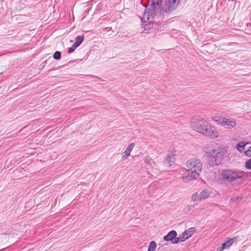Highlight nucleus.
Returning a JSON list of instances; mask_svg holds the SVG:
<instances>
[{
  "instance_id": "19",
  "label": "nucleus",
  "mask_w": 251,
  "mask_h": 251,
  "mask_svg": "<svg viewBox=\"0 0 251 251\" xmlns=\"http://www.w3.org/2000/svg\"><path fill=\"white\" fill-rule=\"evenodd\" d=\"M191 199L193 201H199L201 200L200 193L198 192L193 194L191 197Z\"/></svg>"
},
{
  "instance_id": "24",
  "label": "nucleus",
  "mask_w": 251,
  "mask_h": 251,
  "mask_svg": "<svg viewBox=\"0 0 251 251\" xmlns=\"http://www.w3.org/2000/svg\"><path fill=\"white\" fill-rule=\"evenodd\" d=\"M84 40V35H81V36H79V45H80V44H81V43L83 42V41Z\"/></svg>"
},
{
  "instance_id": "1",
  "label": "nucleus",
  "mask_w": 251,
  "mask_h": 251,
  "mask_svg": "<svg viewBox=\"0 0 251 251\" xmlns=\"http://www.w3.org/2000/svg\"><path fill=\"white\" fill-rule=\"evenodd\" d=\"M162 0H152L149 8H146L144 15L141 19V23L145 29L152 28L154 24H156L154 20L161 16Z\"/></svg>"
},
{
  "instance_id": "17",
  "label": "nucleus",
  "mask_w": 251,
  "mask_h": 251,
  "mask_svg": "<svg viewBox=\"0 0 251 251\" xmlns=\"http://www.w3.org/2000/svg\"><path fill=\"white\" fill-rule=\"evenodd\" d=\"M196 228L195 227H191L184 232V234H186L188 238L190 237L195 232Z\"/></svg>"
},
{
  "instance_id": "3",
  "label": "nucleus",
  "mask_w": 251,
  "mask_h": 251,
  "mask_svg": "<svg viewBox=\"0 0 251 251\" xmlns=\"http://www.w3.org/2000/svg\"><path fill=\"white\" fill-rule=\"evenodd\" d=\"M188 169L182 177L185 182L193 180L198 178L202 169V163L200 159H192L186 163Z\"/></svg>"
},
{
  "instance_id": "28",
  "label": "nucleus",
  "mask_w": 251,
  "mask_h": 251,
  "mask_svg": "<svg viewBox=\"0 0 251 251\" xmlns=\"http://www.w3.org/2000/svg\"><path fill=\"white\" fill-rule=\"evenodd\" d=\"M1 74V73H0V75Z\"/></svg>"
},
{
  "instance_id": "23",
  "label": "nucleus",
  "mask_w": 251,
  "mask_h": 251,
  "mask_svg": "<svg viewBox=\"0 0 251 251\" xmlns=\"http://www.w3.org/2000/svg\"><path fill=\"white\" fill-rule=\"evenodd\" d=\"M145 162H147L149 165L151 166L152 163H154V161L151 159L146 158L145 160Z\"/></svg>"
},
{
  "instance_id": "13",
  "label": "nucleus",
  "mask_w": 251,
  "mask_h": 251,
  "mask_svg": "<svg viewBox=\"0 0 251 251\" xmlns=\"http://www.w3.org/2000/svg\"><path fill=\"white\" fill-rule=\"evenodd\" d=\"M211 191L207 189L203 190L200 193V197L201 200H204L207 198L211 194Z\"/></svg>"
},
{
  "instance_id": "16",
  "label": "nucleus",
  "mask_w": 251,
  "mask_h": 251,
  "mask_svg": "<svg viewBox=\"0 0 251 251\" xmlns=\"http://www.w3.org/2000/svg\"><path fill=\"white\" fill-rule=\"evenodd\" d=\"M75 39V41L73 45L68 49V53H69L73 52L78 46V36L76 37Z\"/></svg>"
},
{
  "instance_id": "18",
  "label": "nucleus",
  "mask_w": 251,
  "mask_h": 251,
  "mask_svg": "<svg viewBox=\"0 0 251 251\" xmlns=\"http://www.w3.org/2000/svg\"><path fill=\"white\" fill-rule=\"evenodd\" d=\"M156 248V244L155 241H152L150 243L148 251H154Z\"/></svg>"
},
{
  "instance_id": "21",
  "label": "nucleus",
  "mask_w": 251,
  "mask_h": 251,
  "mask_svg": "<svg viewBox=\"0 0 251 251\" xmlns=\"http://www.w3.org/2000/svg\"><path fill=\"white\" fill-rule=\"evenodd\" d=\"M246 155L248 156H251V146L247 147L246 151H245Z\"/></svg>"
},
{
  "instance_id": "10",
  "label": "nucleus",
  "mask_w": 251,
  "mask_h": 251,
  "mask_svg": "<svg viewBox=\"0 0 251 251\" xmlns=\"http://www.w3.org/2000/svg\"><path fill=\"white\" fill-rule=\"evenodd\" d=\"M175 154L169 153L165 159L163 164L166 167H170L173 165L175 161Z\"/></svg>"
},
{
  "instance_id": "4",
  "label": "nucleus",
  "mask_w": 251,
  "mask_h": 251,
  "mask_svg": "<svg viewBox=\"0 0 251 251\" xmlns=\"http://www.w3.org/2000/svg\"><path fill=\"white\" fill-rule=\"evenodd\" d=\"M208 162L212 166L221 164L222 159L225 155L224 151L219 150H212L208 152Z\"/></svg>"
},
{
  "instance_id": "25",
  "label": "nucleus",
  "mask_w": 251,
  "mask_h": 251,
  "mask_svg": "<svg viewBox=\"0 0 251 251\" xmlns=\"http://www.w3.org/2000/svg\"><path fill=\"white\" fill-rule=\"evenodd\" d=\"M89 77H90L92 79V81H95V79L97 78L98 77L96 76L93 75H88Z\"/></svg>"
},
{
  "instance_id": "20",
  "label": "nucleus",
  "mask_w": 251,
  "mask_h": 251,
  "mask_svg": "<svg viewBox=\"0 0 251 251\" xmlns=\"http://www.w3.org/2000/svg\"><path fill=\"white\" fill-rule=\"evenodd\" d=\"M53 58L56 60H59L61 58V52L56 51L53 55Z\"/></svg>"
},
{
  "instance_id": "22",
  "label": "nucleus",
  "mask_w": 251,
  "mask_h": 251,
  "mask_svg": "<svg viewBox=\"0 0 251 251\" xmlns=\"http://www.w3.org/2000/svg\"><path fill=\"white\" fill-rule=\"evenodd\" d=\"M245 167L247 169L251 170V158L246 161L245 163Z\"/></svg>"
},
{
  "instance_id": "6",
  "label": "nucleus",
  "mask_w": 251,
  "mask_h": 251,
  "mask_svg": "<svg viewBox=\"0 0 251 251\" xmlns=\"http://www.w3.org/2000/svg\"><path fill=\"white\" fill-rule=\"evenodd\" d=\"M209 124L207 121L202 118H198L196 122H191L192 127L193 129L201 134H202V132L206 133L207 132L206 130L204 131V129L208 126Z\"/></svg>"
},
{
  "instance_id": "2",
  "label": "nucleus",
  "mask_w": 251,
  "mask_h": 251,
  "mask_svg": "<svg viewBox=\"0 0 251 251\" xmlns=\"http://www.w3.org/2000/svg\"><path fill=\"white\" fill-rule=\"evenodd\" d=\"M247 176V174L243 171L227 169L221 173L219 180L221 184L228 185L239 180L243 181Z\"/></svg>"
},
{
  "instance_id": "11",
  "label": "nucleus",
  "mask_w": 251,
  "mask_h": 251,
  "mask_svg": "<svg viewBox=\"0 0 251 251\" xmlns=\"http://www.w3.org/2000/svg\"><path fill=\"white\" fill-rule=\"evenodd\" d=\"M177 232L175 230L170 231L166 235L164 236L163 239L165 241H171L172 243L176 239Z\"/></svg>"
},
{
  "instance_id": "15",
  "label": "nucleus",
  "mask_w": 251,
  "mask_h": 251,
  "mask_svg": "<svg viewBox=\"0 0 251 251\" xmlns=\"http://www.w3.org/2000/svg\"><path fill=\"white\" fill-rule=\"evenodd\" d=\"M188 238V237H187L186 234H184L183 232L180 236L179 237H176V240L173 242V244H177L179 242L184 241Z\"/></svg>"
},
{
  "instance_id": "9",
  "label": "nucleus",
  "mask_w": 251,
  "mask_h": 251,
  "mask_svg": "<svg viewBox=\"0 0 251 251\" xmlns=\"http://www.w3.org/2000/svg\"><path fill=\"white\" fill-rule=\"evenodd\" d=\"M237 237L227 238L225 242L222 243L221 247L217 248V251H222L223 250L229 247L234 242L237 241Z\"/></svg>"
},
{
  "instance_id": "26",
  "label": "nucleus",
  "mask_w": 251,
  "mask_h": 251,
  "mask_svg": "<svg viewBox=\"0 0 251 251\" xmlns=\"http://www.w3.org/2000/svg\"><path fill=\"white\" fill-rule=\"evenodd\" d=\"M155 184H151L150 186L149 187V189H151V190H152L153 188H154V186L155 185Z\"/></svg>"
},
{
  "instance_id": "27",
  "label": "nucleus",
  "mask_w": 251,
  "mask_h": 251,
  "mask_svg": "<svg viewBox=\"0 0 251 251\" xmlns=\"http://www.w3.org/2000/svg\"><path fill=\"white\" fill-rule=\"evenodd\" d=\"M111 29H112L111 27H108L105 28L104 29V30L109 31V30H111Z\"/></svg>"
},
{
  "instance_id": "14",
  "label": "nucleus",
  "mask_w": 251,
  "mask_h": 251,
  "mask_svg": "<svg viewBox=\"0 0 251 251\" xmlns=\"http://www.w3.org/2000/svg\"><path fill=\"white\" fill-rule=\"evenodd\" d=\"M248 144H249V143L245 144L243 142H239L237 146V149L240 152H242L244 150L245 151L247 149V146Z\"/></svg>"
},
{
  "instance_id": "5",
  "label": "nucleus",
  "mask_w": 251,
  "mask_h": 251,
  "mask_svg": "<svg viewBox=\"0 0 251 251\" xmlns=\"http://www.w3.org/2000/svg\"><path fill=\"white\" fill-rule=\"evenodd\" d=\"M213 120L218 122L222 126H225L226 128L229 129L234 127L236 124L234 119L222 116H215L213 117Z\"/></svg>"
},
{
  "instance_id": "7",
  "label": "nucleus",
  "mask_w": 251,
  "mask_h": 251,
  "mask_svg": "<svg viewBox=\"0 0 251 251\" xmlns=\"http://www.w3.org/2000/svg\"><path fill=\"white\" fill-rule=\"evenodd\" d=\"M180 0H167L164 8L161 9L163 12L170 13L175 10L178 6Z\"/></svg>"
},
{
  "instance_id": "8",
  "label": "nucleus",
  "mask_w": 251,
  "mask_h": 251,
  "mask_svg": "<svg viewBox=\"0 0 251 251\" xmlns=\"http://www.w3.org/2000/svg\"><path fill=\"white\" fill-rule=\"evenodd\" d=\"M204 130L207 132L206 133L202 132V134L209 137L211 138H215L218 137V132L216 129L211 124H209L208 126L206 127H205Z\"/></svg>"
},
{
  "instance_id": "12",
  "label": "nucleus",
  "mask_w": 251,
  "mask_h": 251,
  "mask_svg": "<svg viewBox=\"0 0 251 251\" xmlns=\"http://www.w3.org/2000/svg\"><path fill=\"white\" fill-rule=\"evenodd\" d=\"M134 147V143H130L128 147L126 148L125 151L123 153L122 156L123 158H126V156H128L130 155V152Z\"/></svg>"
}]
</instances>
